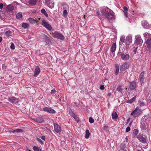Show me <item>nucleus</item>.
Returning a JSON list of instances; mask_svg holds the SVG:
<instances>
[{
	"label": "nucleus",
	"instance_id": "1",
	"mask_svg": "<svg viewBox=\"0 0 151 151\" xmlns=\"http://www.w3.org/2000/svg\"><path fill=\"white\" fill-rule=\"evenodd\" d=\"M120 41V47H123L125 49H127L129 47V45L132 42V35L130 34L129 35L126 37V40L124 37H121Z\"/></svg>",
	"mask_w": 151,
	"mask_h": 151
},
{
	"label": "nucleus",
	"instance_id": "2",
	"mask_svg": "<svg viewBox=\"0 0 151 151\" xmlns=\"http://www.w3.org/2000/svg\"><path fill=\"white\" fill-rule=\"evenodd\" d=\"M102 14L103 15L108 19H112L114 16V12L107 7H106L102 9Z\"/></svg>",
	"mask_w": 151,
	"mask_h": 151
},
{
	"label": "nucleus",
	"instance_id": "3",
	"mask_svg": "<svg viewBox=\"0 0 151 151\" xmlns=\"http://www.w3.org/2000/svg\"><path fill=\"white\" fill-rule=\"evenodd\" d=\"M142 113V111L139 107H137L131 113V115L134 118L139 117Z\"/></svg>",
	"mask_w": 151,
	"mask_h": 151
},
{
	"label": "nucleus",
	"instance_id": "4",
	"mask_svg": "<svg viewBox=\"0 0 151 151\" xmlns=\"http://www.w3.org/2000/svg\"><path fill=\"white\" fill-rule=\"evenodd\" d=\"M41 24L48 30L50 31L52 29L51 25L44 20H42Z\"/></svg>",
	"mask_w": 151,
	"mask_h": 151
},
{
	"label": "nucleus",
	"instance_id": "5",
	"mask_svg": "<svg viewBox=\"0 0 151 151\" xmlns=\"http://www.w3.org/2000/svg\"><path fill=\"white\" fill-rule=\"evenodd\" d=\"M129 66V62H126L124 63L120 67V70L121 71H123L127 69Z\"/></svg>",
	"mask_w": 151,
	"mask_h": 151
},
{
	"label": "nucleus",
	"instance_id": "6",
	"mask_svg": "<svg viewBox=\"0 0 151 151\" xmlns=\"http://www.w3.org/2000/svg\"><path fill=\"white\" fill-rule=\"evenodd\" d=\"M135 42L137 44L140 45L142 43L143 40L139 35H136L135 38Z\"/></svg>",
	"mask_w": 151,
	"mask_h": 151
},
{
	"label": "nucleus",
	"instance_id": "7",
	"mask_svg": "<svg viewBox=\"0 0 151 151\" xmlns=\"http://www.w3.org/2000/svg\"><path fill=\"white\" fill-rule=\"evenodd\" d=\"M53 35L55 37L61 40L64 39V37L62 34L58 32H55L53 33Z\"/></svg>",
	"mask_w": 151,
	"mask_h": 151
},
{
	"label": "nucleus",
	"instance_id": "8",
	"mask_svg": "<svg viewBox=\"0 0 151 151\" xmlns=\"http://www.w3.org/2000/svg\"><path fill=\"white\" fill-rule=\"evenodd\" d=\"M43 111L47 112L50 114H55V111L53 109L49 107H45L43 109Z\"/></svg>",
	"mask_w": 151,
	"mask_h": 151
},
{
	"label": "nucleus",
	"instance_id": "9",
	"mask_svg": "<svg viewBox=\"0 0 151 151\" xmlns=\"http://www.w3.org/2000/svg\"><path fill=\"white\" fill-rule=\"evenodd\" d=\"M142 25L143 28L145 29H148L151 27V25L149 24L146 20H144L142 22Z\"/></svg>",
	"mask_w": 151,
	"mask_h": 151
},
{
	"label": "nucleus",
	"instance_id": "10",
	"mask_svg": "<svg viewBox=\"0 0 151 151\" xmlns=\"http://www.w3.org/2000/svg\"><path fill=\"white\" fill-rule=\"evenodd\" d=\"M9 101L13 104L17 103L18 102V99L15 97H12L8 98Z\"/></svg>",
	"mask_w": 151,
	"mask_h": 151
},
{
	"label": "nucleus",
	"instance_id": "11",
	"mask_svg": "<svg viewBox=\"0 0 151 151\" xmlns=\"http://www.w3.org/2000/svg\"><path fill=\"white\" fill-rule=\"evenodd\" d=\"M144 74V72L142 71L139 75V79L141 85H142L145 81Z\"/></svg>",
	"mask_w": 151,
	"mask_h": 151
},
{
	"label": "nucleus",
	"instance_id": "12",
	"mask_svg": "<svg viewBox=\"0 0 151 151\" xmlns=\"http://www.w3.org/2000/svg\"><path fill=\"white\" fill-rule=\"evenodd\" d=\"M148 123L144 122L141 121L140 128L142 130H145L148 127Z\"/></svg>",
	"mask_w": 151,
	"mask_h": 151
},
{
	"label": "nucleus",
	"instance_id": "13",
	"mask_svg": "<svg viewBox=\"0 0 151 151\" xmlns=\"http://www.w3.org/2000/svg\"><path fill=\"white\" fill-rule=\"evenodd\" d=\"M46 3L47 5L50 8L52 9L54 6V3L52 1L46 0Z\"/></svg>",
	"mask_w": 151,
	"mask_h": 151
},
{
	"label": "nucleus",
	"instance_id": "14",
	"mask_svg": "<svg viewBox=\"0 0 151 151\" xmlns=\"http://www.w3.org/2000/svg\"><path fill=\"white\" fill-rule=\"evenodd\" d=\"M14 6L12 4H10L8 5L6 8V10L8 12L12 11L14 9Z\"/></svg>",
	"mask_w": 151,
	"mask_h": 151
},
{
	"label": "nucleus",
	"instance_id": "15",
	"mask_svg": "<svg viewBox=\"0 0 151 151\" xmlns=\"http://www.w3.org/2000/svg\"><path fill=\"white\" fill-rule=\"evenodd\" d=\"M54 126L55 130L56 132L59 133L61 132V127L58 124L56 123L54 124Z\"/></svg>",
	"mask_w": 151,
	"mask_h": 151
},
{
	"label": "nucleus",
	"instance_id": "16",
	"mask_svg": "<svg viewBox=\"0 0 151 151\" xmlns=\"http://www.w3.org/2000/svg\"><path fill=\"white\" fill-rule=\"evenodd\" d=\"M121 58L123 60H127L129 59L130 58L129 55L128 54H125L124 53H122L121 54Z\"/></svg>",
	"mask_w": 151,
	"mask_h": 151
},
{
	"label": "nucleus",
	"instance_id": "17",
	"mask_svg": "<svg viewBox=\"0 0 151 151\" xmlns=\"http://www.w3.org/2000/svg\"><path fill=\"white\" fill-rule=\"evenodd\" d=\"M137 138L138 139V140L140 142L143 143H145L146 142V139L143 137L141 135H138L137 137Z\"/></svg>",
	"mask_w": 151,
	"mask_h": 151
},
{
	"label": "nucleus",
	"instance_id": "18",
	"mask_svg": "<svg viewBox=\"0 0 151 151\" xmlns=\"http://www.w3.org/2000/svg\"><path fill=\"white\" fill-rule=\"evenodd\" d=\"M149 120V115L148 114H147V115H145L142 117L141 120V121L148 123Z\"/></svg>",
	"mask_w": 151,
	"mask_h": 151
},
{
	"label": "nucleus",
	"instance_id": "19",
	"mask_svg": "<svg viewBox=\"0 0 151 151\" xmlns=\"http://www.w3.org/2000/svg\"><path fill=\"white\" fill-rule=\"evenodd\" d=\"M40 69L38 67H37L35 69V73L34 74V76L36 77L40 72Z\"/></svg>",
	"mask_w": 151,
	"mask_h": 151
},
{
	"label": "nucleus",
	"instance_id": "20",
	"mask_svg": "<svg viewBox=\"0 0 151 151\" xmlns=\"http://www.w3.org/2000/svg\"><path fill=\"white\" fill-rule=\"evenodd\" d=\"M143 36L145 39H151V34L148 32H145L143 34Z\"/></svg>",
	"mask_w": 151,
	"mask_h": 151
},
{
	"label": "nucleus",
	"instance_id": "21",
	"mask_svg": "<svg viewBox=\"0 0 151 151\" xmlns=\"http://www.w3.org/2000/svg\"><path fill=\"white\" fill-rule=\"evenodd\" d=\"M136 87V83L135 82H132L130 83V88L131 89H134Z\"/></svg>",
	"mask_w": 151,
	"mask_h": 151
},
{
	"label": "nucleus",
	"instance_id": "22",
	"mask_svg": "<svg viewBox=\"0 0 151 151\" xmlns=\"http://www.w3.org/2000/svg\"><path fill=\"white\" fill-rule=\"evenodd\" d=\"M69 114L72 116L74 119H76V115L73 112L72 109L70 108L69 109Z\"/></svg>",
	"mask_w": 151,
	"mask_h": 151
},
{
	"label": "nucleus",
	"instance_id": "23",
	"mask_svg": "<svg viewBox=\"0 0 151 151\" xmlns=\"http://www.w3.org/2000/svg\"><path fill=\"white\" fill-rule=\"evenodd\" d=\"M146 43L147 45V47L149 49L151 48V39H147L146 41Z\"/></svg>",
	"mask_w": 151,
	"mask_h": 151
},
{
	"label": "nucleus",
	"instance_id": "24",
	"mask_svg": "<svg viewBox=\"0 0 151 151\" xmlns=\"http://www.w3.org/2000/svg\"><path fill=\"white\" fill-rule=\"evenodd\" d=\"M124 11L123 12L124 13V16L127 18L128 17V14L127 13L128 11L127 8L126 6H124L123 8Z\"/></svg>",
	"mask_w": 151,
	"mask_h": 151
},
{
	"label": "nucleus",
	"instance_id": "25",
	"mask_svg": "<svg viewBox=\"0 0 151 151\" xmlns=\"http://www.w3.org/2000/svg\"><path fill=\"white\" fill-rule=\"evenodd\" d=\"M116 49V43H114L112 45L111 47V51L113 52L115 51Z\"/></svg>",
	"mask_w": 151,
	"mask_h": 151
},
{
	"label": "nucleus",
	"instance_id": "26",
	"mask_svg": "<svg viewBox=\"0 0 151 151\" xmlns=\"http://www.w3.org/2000/svg\"><path fill=\"white\" fill-rule=\"evenodd\" d=\"M112 116L113 119H116L118 118L117 113L116 112H114L112 114Z\"/></svg>",
	"mask_w": 151,
	"mask_h": 151
},
{
	"label": "nucleus",
	"instance_id": "27",
	"mask_svg": "<svg viewBox=\"0 0 151 151\" xmlns=\"http://www.w3.org/2000/svg\"><path fill=\"white\" fill-rule=\"evenodd\" d=\"M22 12H19L16 15V17L18 19H21L22 18Z\"/></svg>",
	"mask_w": 151,
	"mask_h": 151
},
{
	"label": "nucleus",
	"instance_id": "28",
	"mask_svg": "<svg viewBox=\"0 0 151 151\" xmlns=\"http://www.w3.org/2000/svg\"><path fill=\"white\" fill-rule=\"evenodd\" d=\"M90 136V132L88 130L86 129L85 132V138L88 139Z\"/></svg>",
	"mask_w": 151,
	"mask_h": 151
},
{
	"label": "nucleus",
	"instance_id": "29",
	"mask_svg": "<svg viewBox=\"0 0 151 151\" xmlns=\"http://www.w3.org/2000/svg\"><path fill=\"white\" fill-rule=\"evenodd\" d=\"M29 21L32 24H35L36 23H37V22L35 20L32 18L29 19Z\"/></svg>",
	"mask_w": 151,
	"mask_h": 151
},
{
	"label": "nucleus",
	"instance_id": "30",
	"mask_svg": "<svg viewBox=\"0 0 151 151\" xmlns=\"http://www.w3.org/2000/svg\"><path fill=\"white\" fill-rule=\"evenodd\" d=\"M136 97V96L132 98V99H131L128 100L127 101V102L128 103H132L134 101V100H135Z\"/></svg>",
	"mask_w": 151,
	"mask_h": 151
},
{
	"label": "nucleus",
	"instance_id": "31",
	"mask_svg": "<svg viewBox=\"0 0 151 151\" xmlns=\"http://www.w3.org/2000/svg\"><path fill=\"white\" fill-rule=\"evenodd\" d=\"M36 122L39 123L43 122L44 121V119L42 117L36 119Z\"/></svg>",
	"mask_w": 151,
	"mask_h": 151
},
{
	"label": "nucleus",
	"instance_id": "32",
	"mask_svg": "<svg viewBox=\"0 0 151 151\" xmlns=\"http://www.w3.org/2000/svg\"><path fill=\"white\" fill-rule=\"evenodd\" d=\"M22 26L24 29H27L29 27V25L27 23H23L22 24Z\"/></svg>",
	"mask_w": 151,
	"mask_h": 151
},
{
	"label": "nucleus",
	"instance_id": "33",
	"mask_svg": "<svg viewBox=\"0 0 151 151\" xmlns=\"http://www.w3.org/2000/svg\"><path fill=\"white\" fill-rule=\"evenodd\" d=\"M22 132V130L20 129H16L12 131V132L13 133H14L15 132H16L17 133H19Z\"/></svg>",
	"mask_w": 151,
	"mask_h": 151
},
{
	"label": "nucleus",
	"instance_id": "34",
	"mask_svg": "<svg viewBox=\"0 0 151 151\" xmlns=\"http://www.w3.org/2000/svg\"><path fill=\"white\" fill-rule=\"evenodd\" d=\"M41 12L46 17H47L48 15L47 13L45 10L44 9H42L41 10Z\"/></svg>",
	"mask_w": 151,
	"mask_h": 151
},
{
	"label": "nucleus",
	"instance_id": "35",
	"mask_svg": "<svg viewBox=\"0 0 151 151\" xmlns=\"http://www.w3.org/2000/svg\"><path fill=\"white\" fill-rule=\"evenodd\" d=\"M29 3L31 5H34L36 3V0H29Z\"/></svg>",
	"mask_w": 151,
	"mask_h": 151
},
{
	"label": "nucleus",
	"instance_id": "36",
	"mask_svg": "<svg viewBox=\"0 0 151 151\" xmlns=\"http://www.w3.org/2000/svg\"><path fill=\"white\" fill-rule=\"evenodd\" d=\"M68 15V12L66 10H64L63 12V16L65 17H66Z\"/></svg>",
	"mask_w": 151,
	"mask_h": 151
},
{
	"label": "nucleus",
	"instance_id": "37",
	"mask_svg": "<svg viewBox=\"0 0 151 151\" xmlns=\"http://www.w3.org/2000/svg\"><path fill=\"white\" fill-rule=\"evenodd\" d=\"M33 149L35 151H41L40 148L36 146H34Z\"/></svg>",
	"mask_w": 151,
	"mask_h": 151
},
{
	"label": "nucleus",
	"instance_id": "38",
	"mask_svg": "<svg viewBox=\"0 0 151 151\" xmlns=\"http://www.w3.org/2000/svg\"><path fill=\"white\" fill-rule=\"evenodd\" d=\"M138 104L139 105L141 106H144L145 104V103L141 101H139L138 102Z\"/></svg>",
	"mask_w": 151,
	"mask_h": 151
},
{
	"label": "nucleus",
	"instance_id": "39",
	"mask_svg": "<svg viewBox=\"0 0 151 151\" xmlns=\"http://www.w3.org/2000/svg\"><path fill=\"white\" fill-rule=\"evenodd\" d=\"M5 34L7 36H10L11 35V32L9 30H8L5 32Z\"/></svg>",
	"mask_w": 151,
	"mask_h": 151
},
{
	"label": "nucleus",
	"instance_id": "40",
	"mask_svg": "<svg viewBox=\"0 0 151 151\" xmlns=\"http://www.w3.org/2000/svg\"><path fill=\"white\" fill-rule=\"evenodd\" d=\"M123 89L122 88L121 86H119L117 88V90L119 92H121Z\"/></svg>",
	"mask_w": 151,
	"mask_h": 151
},
{
	"label": "nucleus",
	"instance_id": "41",
	"mask_svg": "<svg viewBox=\"0 0 151 151\" xmlns=\"http://www.w3.org/2000/svg\"><path fill=\"white\" fill-rule=\"evenodd\" d=\"M138 130L137 129H135L133 131V133L135 135H137L138 133Z\"/></svg>",
	"mask_w": 151,
	"mask_h": 151
},
{
	"label": "nucleus",
	"instance_id": "42",
	"mask_svg": "<svg viewBox=\"0 0 151 151\" xmlns=\"http://www.w3.org/2000/svg\"><path fill=\"white\" fill-rule=\"evenodd\" d=\"M89 122L91 123H93L94 122V120L91 117H90L89 119Z\"/></svg>",
	"mask_w": 151,
	"mask_h": 151
},
{
	"label": "nucleus",
	"instance_id": "43",
	"mask_svg": "<svg viewBox=\"0 0 151 151\" xmlns=\"http://www.w3.org/2000/svg\"><path fill=\"white\" fill-rule=\"evenodd\" d=\"M137 47H133L132 48V50L134 52V54H135L137 50Z\"/></svg>",
	"mask_w": 151,
	"mask_h": 151
},
{
	"label": "nucleus",
	"instance_id": "44",
	"mask_svg": "<svg viewBox=\"0 0 151 151\" xmlns=\"http://www.w3.org/2000/svg\"><path fill=\"white\" fill-rule=\"evenodd\" d=\"M104 129L106 131H107L109 130V127L106 126H105L104 127Z\"/></svg>",
	"mask_w": 151,
	"mask_h": 151
},
{
	"label": "nucleus",
	"instance_id": "45",
	"mask_svg": "<svg viewBox=\"0 0 151 151\" xmlns=\"http://www.w3.org/2000/svg\"><path fill=\"white\" fill-rule=\"evenodd\" d=\"M10 48L12 50H14L15 49V45L14 43H12L10 46Z\"/></svg>",
	"mask_w": 151,
	"mask_h": 151
},
{
	"label": "nucleus",
	"instance_id": "46",
	"mask_svg": "<svg viewBox=\"0 0 151 151\" xmlns=\"http://www.w3.org/2000/svg\"><path fill=\"white\" fill-rule=\"evenodd\" d=\"M130 130V128L129 127H128L126 129V132H129Z\"/></svg>",
	"mask_w": 151,
	"mask_h": 151
},
{
	"label": "nucleus",
	"instance_id": "47",
	"mask_svg": "<svg viewBox=\"0 0 151 151\" xmlns=\"http://www.w3.org/2000/svg\"><path fill=\"white\" fill-rule=\"evenodd\" d=\"M119 72V69H116V70L115 72V74L116 75Z\"/></svg>",
	"mask_w": 151,
	"mask_h": 151
},
{
	"label": "nucleus",
	"instance_id": "48",
	"mask_svg": "<svg viewBox=\"0 0 151 151\" xmlns=\"http://www.w3.org/2000/svg\"><path fill=\"white\" fill-rule=\"evenodd\" d=\"M100 88L101 90H103L104 89V86L103 85H101L100 86Z\"/></svg>",
	"mask_w": 151,
	"mask_h": 151
},
{
	"label": "nucleus",
	"instance_id": "49",
	"mask_svg": "<svg viewBox=\"0 0 151 151\" xmlns=\"http://www.w3.org/2000/svg\"><path fill=\"white\" fill-rule=\"evenodd\" d=\"M56 91L55 90H52L51 91V93H55Z\"/></svg>",
	"mask_w": 151,
	"mask_h": 151
},
{
	"label": "nucleus",
	"instance_id": "50",
	"mask_svg": "<svg viewBox=\"0 0 151 151\" xmlns=\"http://www.w3.org/2000/svg\"><path fill=\"white\" fill-rule=\"evenodd\" d=\"M3 4L2 3L0 4V9H2L3 8Z\"/></svg>",
	"mask_w": 151,
	"mask_h": 151
},
{
	"label": "nucleus",
	"instance_id": "51",
	"mask_svg": "<svg viewBox=\"0 0 151 151\" xmlns=\"http://www.w3.org/2000/svg\"><path fill=\"white\" fill-rule=\"evenodd\" d=\"M115 67L116 69H119V66L118 64H116L115 65Z\"/></svg>",
	"mask_w": 151,
	"mask_h": 151
},
{
	"label": "nucleus",
	"instance_id": "52",
	"mask_svg": "<svg viewBox=\"0 0 151 151\" xmlns=\"http://www.w3.org/2000/svg\"><path fill=\"white\" fill-rule=\"evenodd\" d=\"M41 139L43 140H45V137L44 136H42L41 137Z\"/></svg>",
	"mask_w": 151,
	"mask_h": 151
},
{
	"label": "nucleus",
	"instance_id": "53",
	"mask_svg": "<svg viewBox=\"0 0 151 151\" xmlns=\"http://www.w3.org/2000/svg\"><path fill=\"white\" fill-rule=\"evenodd\" d=\"M38 139V141H39L41 143L43 142V141L41 139Z\"/></svg>",
	"mask_w": 151,
	"mask_h": 151
},
{
	"label": "nucleus",
	"instance_id": "54",
	"mask_svg": "<svg viewBox=\"0 0 151 151\" xmlns=\"http://www.w3.org/2000/svg\"><path fill=\"white\" fill-rule=\"evenodd\" d=\"M2 37H0V42L2 41Z\"/></svg>",
	"mask_w": 151,
	"mask_h": 151
},
{
	"label": "nucleus",
	"instance_id": "55",
	"mask_svg": "<svg viewBox=\"0 0 151 151\" xmlns=\"http://www.w3.org/2000/svg\"><path fill=\"white\" fill-rule=\"evenodd\" d=\"M111 93H109L108 94V96H110L111 95Z\"/></svg>",
	"mask_w": 151,
	"mask_h": 151
},
{
	"label": "nucleus",
	"instance_id": "56",
	"mask_svg": "<svg viewBox=\"0 0 151 151\" xmlns=\"http://www.w3.org/2000/svg\"><path fill=\"white\" fill-rule=\"evenodd\" d=\"M97 14H98V16H99V17H100V15L99 14V12H97Z\"/></svg>",
	"mask_w": 151,
	"mask_h": 151
},
{
	"label": "nucleus",
	"instance_id": "57",
	"mask_svg": "<svg viewBox=\"0 0 151 151\" xmlns=\"http://www.w3.org/2000/svg\"><path fill=\"white\" fill-rule=\"evenodd\" d=\"M2 68H3L4 69L5 68H4V65H2Z\"/></svg>",
	"mask_w": 151,
	"mask_h": 151
},
{
	"label": "nucleus",
	"instance_id": "58",
	"mask_svg": "<svg viewBox=\"0 0 151 151\" xmlns=\"http://www.w3.org/2000/svg\"><path fill=\"white\" fill-rule=\"evenodd\" d=\"M29 151H30V150H29Z\"/></svg>",
	"mask_w": 151,
	"mask_h": 151
}]
</instances>
